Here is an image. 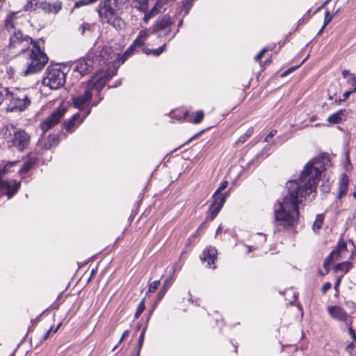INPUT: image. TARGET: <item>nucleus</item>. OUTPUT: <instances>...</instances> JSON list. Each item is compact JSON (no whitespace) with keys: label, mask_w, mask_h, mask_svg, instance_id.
Instances as JSON below:
<instances>
[{"label":"nucleus","mask_w":356,"mask_h":356,"mask_svg":"<svg viewBox=\"0 0 356 356\" xmlns=\"http://www.w3.org/2000/svg\"><path fill=\"white\" fill-rule=\"evenodd\" d=\"M330 165V159L325 155L314 158L305 166L298 179L286 183L288 194L275 206V226L277 231L289 228L299 220L298 204L306 200L313 199L321 173Z\"/></svg>","instance_id":"nucleus-1"},{"label":"nucleus","mask_w":356,"mask_h":356,"mask_svg":"<svg viewBox=\"0 0 356 356\" xmlns=\"http://www.w3.org/2000/svg\"><path fill=\"white\" fill-rule=\"evenodd\" d=\"M127 3V0L102 1L97 8L100 22L108 24L116 29H121L122 21L119 13Z\"/></svg>","instance_id":"nucleus-2"},{"label":"nucleus","mask_w":356,"mask_h":356,"mask_svg":"<svg viewBox=\"0 0 356 356\" xmlns=\"http://www.w3.org/2000/svg\"><path fill=\"white\" fill-rule=\"evenodd\" d=\"M24 54L26 61L22 74L24 76L40 72L49 60L47 55L40 49L37 42H34L32 48Z\"/></svg>","instance_id":"nucleus-3"},{"label":"nucleus","mask_w":356,"mask_h":356,"mask_svg":"<svg viewBox=\"0 0 356 356\" xmlns=\"http://www.w3.org/2000/svg\"><path fill=\"white\" fill-rule=\"evenodd\" d=\"M6 100L10 101L8 111L10 112H22L25 111L31 103V97L24 89L14 88L10 90L8 88H4Z\"/></svg>","instance_id":"nucleus-4"},{"label":"nucleus","mask_w":356,"mask_h":356,"mask_svg":"<svg viewBox=\"0 0 356 356\" xmlns=\"http://www.w3.org/2000/svg\"><path fill=\"white\" fill-rule=\"evenodd\" d=\"M3 134L5 138L10 137L8 142H11L12 145L15 147L18 151H24L29 145L30 136L23 129H17L13 124L5 126L3 129Z\"/></svg>","instance_id":"nucleus-5"},{"label":"nucleus","mask_w":356,"mask_h":356,"mask_svg":"<svg viewBox=\"0 0 356 356\" xmlns=\"http://www.w3.org/2000/svg\"><path fill=\"white\" fill-rule=\"evenodd\" d=\"M9 49L15 50L16 54L25 53L33 44V39L24 34L21 29L9 32Z\"/></svg>","instance_id":"nucleus-6"},{"label":"nucleus","mask_w":356,"mask_h":356,"mask_svg":"<svg viewBox=\"0 0 356 356\" xmlns=\"http://www.w3.org/2000/svg\"><path fill=\"white\" fill-rule=\"evenodd\" d=\"M65 74L60 68L49 66L42 79V84L51 90H56L65 84Z\"/></svg>","instance_id":"nucleus-7"},{"label":"nucleus","mask_w":356,"mask_h":356,"mask_svg":"<svg viewBox=\"0 0 356 356\" xmlns=\"http://www.w3.org/2000/svg\"><path fill=\"white\" fill-rule=\"evenodd\" d=\"M92 95H93L91 93V91H90L89 89L86 87L84 91L82 93H79L77 95L72 97V99L74 107L83 111L89 108L90 106H97L103 97H100L98 102H93L91 104Z\"/></svg>","instance_id":"nucleus-8"},{"label":"nucleus","mask_w":356,"mask_h":356,"mask_svg":"<svg viewBox=\"0 0 356 356\" xmlns=\"http://www.w3.org/2000/svg\"><path fill=\"white\" fill-rule=\"evenodd\" d=\"M348 252L346 243L344 241L339 242L337 249L332 250L324 261L323 266L326 273H328L329 267L332 261L346 258Z\"/></svg>","instance_id":"nucleus-9"},{"label":"nucleus","mask_w":356,"mask_h":356,"mask_svg":"<svg viewBox=\"0 0 356 356\" xmlns=\"http://www.w3.org/2000/svg\"><path fill=\"white\" fill-rule=\"evenodd\" d=\"M65 112L66 108L62 106L54 111L49 117L40 123V128L42 131L45 133L57 124L61 118H63Z\"/></svg>","instance_id":"nucleus-10"},{"label":"nucleus","mask_w":356,"mask_h":356,"mask_svg":"<svg viewBox=\"0 0 356 356\" xmlns=\"http://www.w3.org/2000/svg\"><path fill=\"white\" fill-rule=\"evenodd\" d=\"M116 71L117 70H114L112 72V74H106V77L105 78L98 76L92 77L90 80L87 81L86 87L91 91L92 95L95 92L97 95H99L100 92L105 86L107 80L110 79L113 75H115Z\"/></svg>","instance_id":"nucleus-11"},{"label":"nucleus","mask_w":356,"mask_h":356,"mask_svg":"<svg viewBox=\"0 0 356 356\" xmlns=\"http://www.w3.org/2000/svg\"><path fill=\"white\" fill-rule=\"evenodd\" d=\"M99 61L103 64L115 65L116 62H120V55L113 51L110 47H104L99 54Z\"/></svg>","instance_id":"nucleus-12"},{"label":"nucleus","mask_w":356,"mask_h":356,"mask_svg":"<svg viewBox=\"0 0 356 356\" xmlns=\"http://www.w3.org/2000/svg\"><path fill=\"white\" fill-rule=\"evenodd\" d=\"M227 193L225 194H216V192L213 195V202L209 207V211L211 213V220H213L220 211L224 203L226 201Z\"/></svg>","instance_id":"nucleus-13"},{"label":"nucleus","mask_w":356,"mask_h":356,"mask_svg":"<svg viewBox=\"0 0 356 356\" xmlns=\"http://www.w3.org/2000/svg\"><path fill=\"white\" fill-rule=\"evenodd\" d=\"M23 15H19V12H11L7 15L4 20V29L8 33L20 29L19 24Z\"/></svg>","instance_id":"nucleus-14"},{"label":"nucleus","mask_w":356,"mask_h":356,"mask_svg":"<svg viewBox=\"0 0 356 356\" xmlns=\"http://www.w3.org/2000/svg\"><path fill=\"white\" fill-rule=\"evenodd\" d=\"M172 1L173 0H156L154 6L149 10V13L145 17H143V22L147 24L151 18L162 12V10H165L166 8L165 6Z\"/></svg>","instance_id":"nucleus-15"},{"label":"nucleus","mask_w":356,"mask_h":356,"mask_svg":"<svg viewBox=\"0 0 356 356\" xmlns=\"http://www.w3.org/2000/svg\"><path fill=\"white\" fill-rule=\"evenodd\" d=\"M93 62L90 59L81 58L74 63V71L79 72L81 76L89 72L92 67Z\"/></svg>","instance_id":"nucleus-16"},{"label":"nucleus","mask_w":356,"mask_h":356,"mask_svg":"<svg viewBox=\"0 0 356 356\" xmlns=\"http://www.w3.org/2000/svg\"><path fill=\"white\" fill-rule=\"evenodd\" d=\"M217 259V250L214 247H209L206 250H204L202 253V256L201 257V260L203 262H207V266L209 268H216V266H212V264H214V261Z\"/></svg>","instance_id":"nucleus-17"},{"label":"nucleus","mask_w":356,"mask_h":356,"mask_svg":"<svg viewBox=\"0 0 356 356\" xmlns=\"http://www.w3.org/2000/svg\"><path fill=\"white\" fill-rule=\"evenodd\" d=\"M174 21L167 15L163 16L156 20V23L152 27V33H155L156 32L164 31L169 28Z\"/></svg>","instance_id":"nucleus-18"},{"label":"nucleus","mask_w":356,"mask_h":356,"mask_svg":"<svg viewBox=\"0 0 356 356\" xmlns=\"http://www.w3.org/2000/svg\"><path fill=\"white\" fill-rule=\"evenodd\" d=\"M327 312L332 318L339 321H345L348 316L347 312L342 307L337 305L328 307Z\"/></svg>","instance_id":"nucleus-19"},{"label":"nucleus","mask_w":356,"mask_h":356,"mask_svg":"<svg viewBox=\"0 0 356 356\" xmlns=\"http://www.w3.org/2000/svg\"><path fill=\"white\" fill-rule=\"evenodd\" d=\"M204 117V113L202 111H199L197 112L189 113L188 111H185L183 113V118L186 120L188 122H192L193 124H199L203 120Z\"/></svg>","instance_id":"nucleus-20"},{"label":"nucleus","mask_w":356,"mask_h":356,"mask_svg":"<svg viewBox=\"0 0 356 356\" xmlns=\"http://www.w3.org/2000/svg\"><path fill=\"white\" fill-rule=\"evenodd\" d=\"M149 0H132L131 6L138 11L144 13L145 17L149 12L148 10Z\"/></svg>","instance_id":"nucleus-21"},{"label":"nucleus","mask_w":356,"mask_h":356,"mask_svg":"<svg viewBox=\"0 0 356 356\" xmlns=\"http://www.w3.org/2000/svg\"><path fill=\"white\" fill-rule=\"evenodd\" d=\"M346 116V110L341 109L337 112L333 113L327 118V122L331 124H339L343 120H345Z\"/></svg>","instance_id":"nucleus-22"},{"label":"nucleus","mask_w":356,"mask_h":356,"mask_svg":"<svg viewBox=\"0 0 356 356\" xmlns=\"http://www.w3.org/2000/svg\"><path fill=\"white\" fill-rule=\"evenodd\" d=\"M348 185V177L345 174H343L341 175L338 188V198H341L343 195H345L347 193Z\"/></svg>","instance_id":"nucleus-23"},{"label":"nucleus","mask_w":356,"mask_h":356,"mask_svg":"<svg viewBox=\"0 0 356 356\" xmlns=\"http://www.w3.org/2000/svg\"><path fill=\"white\" fill-rule=\"evenodd\" d=\"M145 44V41L140 39L138 37L134 41L132 45L124 52L122 56V63L124 62L127 57L131 55L136 47H140Z\"/></svg>","instance_id":"nucleus-24"},{"label":"nucleus","mask_w":356,"mask_h":356,"mask_svg":"<svg viewBox=\"0 0 356 356\" xmlns=\"http://www.w3.org/2000/svg\"><path fill=\"white\" fill-rule=\"evenodd\" d=\"M79 114H74L70 120L64 122L65 129L69 131H73L75 128V121L79 118Z\"/></svg>","instance_id":"nucleus-25"},{"label":"nucleus","mask_w":356,"mask_h":356,"mask_svg":"<svg viewBox=\"0 0 356 356\" xmlns=\"http://www.w3.org/2000/svg\"><path fill=\"white\" fill-rule=\"evenodd\" d=\"M353 267V264L350 261H344L340 264H338L335 266L334 270L337 272H342L343 274L347 273L351 268Z\"/></svg>","instance_id":"nucleus-26"},{"label":"nucleus","mask_w":356,"mask_h":356,"mask_svg":"<svg viewBox=\"0 0 356 356\" xmlns=\"http://www.w3.org/2000/svg\"><path fill=\"white\" fill-rule=\"evenodd\" d=\"M35 165V160L33 158H31L24 162L22 166L20 168L19 172L21 174L28 172Z\"/></svg>","instance_id":"nucleus-27"},{"label":"nucleus","mask_w":356,"mask_h":356,"mask_svg":"<svg viewBox=\"0 0 356 356\" xmlns=\"http://www.w3.org/2000/svg\"><path fill=\"white\" fill-rule=\"evenodd\" d=\"M58 142L59 139L56 135H49L44 147L45 149H50L56 146L58 144Z\"/></svg>","instance_id":"nucleus-28"},{"label":"nucleus","mask_w":356,"mask_h":356,"mask_svg":"<svg viewBox=\"0 0 356 356\" xmlns=\"http://www.w3.org/2000/svg\"><path fill=\"white\" fill-rule=\"evenodd\" d=\"M252 134H253V128L250 127L247 130V131L245 133L244 135L239 137V138L236 142V145H238L244 143L248 140V138H249L252 136Z\"/></svg>","instance_id":"nucleus-29"},{"label":"nucleus","mask_w":356,"mask_h":356,"mask_svg":"<svg viewBox=\"0 0 356 356\" xmlns=\"http://www.w3.org/2000/svg\"><path fill=\"white\" fill-rule=\"evenodd\" d=\"M165 44L157 49H147L145 50V53L147 55L152 54L155 56H158L165 50Z\"/></svg>","instance_id":"nucleus-30"},{"label":"nucleus","mask_w":356,"mask_h":356,"mask_svg":"<svg viewBox=\"0 0 356 356\" xmlns=\"http://www.w3.org/2000/svg\"><path fill=\"white\" fill-rule=\"evenodd\" d=\"M92 27L93 24L84 22L80 26L79 31L82 35L86 34L87 32L90 34L92 33Z\"/></svg>","instance_id":"nucleus-31"},{"label":"nucleus","mask_w":356,"mask_h":356,"mask_svg":"<svg viewBox=\"0 0 356 356\" xmlns=\"http://www.w3.org/2000/svg\"><path fill=\"white\" fill-rule=\"evenodd\" d=\"M193 0H183L182 1V11L184 12V16L186 15L189 10L192 6Z\"/></svg>","instance_id":"nucleus-32"},{"label":"nucleus","mask_w":356,"mask_h":356,"mask_svg":"<svg viewBox=\"0 0 356 356\" xmlns=\"http://www.w3.org/2000/svg\"><path fill=\"white\" fill-rule=\"evenodd\" d=\"M323 223V218L322 215H317L316 220L313 225L314 231L319 229Z\"/></svg>","instance_id":"nucleus-33"},{"label":"nucleus","mask_w":356,"mask_h":356,"mask_svg":"<svg viewBox=\"0 0 356 356\" xmlns=\"http://www.w3.org/2000/svg\"><path fill=\"white\" fill-rule=\"evenodd\" d=\"M18 161H13V162H8L3 167V169H1L2 171V175H5L6 173L11 171V168H13L15 165L18 163Z\"/></svg>","instance_id":"nucleus-34"},{"label":"nucleus","mask_w":356,"mask_h":356,"mask_svg":"<svg viewBox=\"0 0 356 356\" xmlns=\"http://www.w3.org/2000/svg\"><path fill=\"white\" fill-rule=\"evenodd\" d=\"M145 298L143 299L138 304L137 310L135 314V318H138L140 315L145 310Z\"/></svg>","instance_id":"nucleus-35"},{"label":"nucleus","mask_w":356,"mask_h":356,"mask_svg":"<svg viewBox=\"0 0 356 356\" xmlns=\"http://www.w3.org/2000/svg\"><path fill=\"white\" fill-rule=\"evenodd\" d=\"M146 327H147V326H145V327L143 330V331L141 332V333L140 334V337L138 338V348H137V350H140L141 348H142V346H143V341H144L145 332V330H146Z\"/></svg>","instance_id":"nucleus-36"},{"label":"nucleus","mask_w":356,"mask_h":356,"mask_svg":"<svg viewBox=\"0 0 356 356\" xmlns=\"http://www.w3.org/2000/svg\"><path fill=\"white\" fill-rule=\"evenodd\" d=\"M92 3H94L92 0H79L75 2L74 7L80 8L83 6H86Z\"/></svg>","instance_id":"nucleus-37"},{"label":"nucleus","mask_w":356,"mask_h":356,"mask_svg":"<svg viewBox=\"0 0 356 356\" xmlns=\"http://www.w3.org/2000/svg\"><path fill=\"white\" fill-rule=\"evenodd\" d=\"M333 16L330 14L329 10L325 11V19H324V23L323 26V29H325V26L331 22Z\"/></svg>","instance_id":"nucleus-38"},{"label":"nucleus","mask_w":356,"mask_h":356,"mask_svg":"<svg viewBox=\"0 0 356 356\" xmlns=\"http://www.w3.org/2000/svg\"><path fill=\"white\" fill-rule=\"evenodd\" d=\"M160 284V280H155L149 284L148 293L154 292Z\"/></svg>","instance_id":"nucleus-39"},{"label":"nucleus","mask_w":356,"mask_h":356,"mask_svg":"<svg viewBox=\"0 0 356 356\" xmlns=\"http://www.w3.org/2000/svg\"><path fill=\"white\" fill-rule=\"evenodd\" d=\"M36 0H31V1H29L26 3V5L24 6V9L25 10H33L36 7Z\"/></svg>","instance_id":"nucleus-40"},{"label":"nucleus","mask_w":356,"mask_h":356,"mask_svg":"<svg viewBox=\"0 0 356 356\" xmlns=\"http://www.w3.org/2000/svg\"><path fill=\"white\" fill-rule=\"evenodd\" d=\"M138 37L143 40V41L145 42V40H147V37H148V33H147V29H143L141 30L139 33H138Z\"/></svg>","instance_id":"nucleus-41"},{"label":"nucleus","mask_w":356,"mask_h":356,"mask_svg":"<svg viewBox=\"0 0 356 356\" xmlns=\"http://www.w3.org/2000/svg\"><path fill=\"white\" fill-rule=\"evenodd\" d=\"M268 51V49L266 47V48H264L263 49H261L254 57V60L256 61H259L260 59L262 58V56H264V54Z\"/></svg>","instance_id":"nucleus-42"},{"label":"nucleus","mask_w":356,"mask_h":356,"mask_svg":"<svg viewBox=\"0 0 356 356\" xmlns=\"http://www.w3.org/2000/svg\"><path fill=\"white\" fill-rule=\"evenodd\" d=\"M227 185H228L227 181H222L221 183L220 186L218 187V188L216 191V194L220 193V192L222 191H223L224 189H225L227 188Z\"/></svg>","instance_id":"nucleus-43"},{"label":"nucleus","mask_w":356,"mask_h":356,"mask_svg":"<svg viewBox=\"0 0 356 356\" xmlns=\"http://www.w3.org/2000/svg\"><path fill=\"white\" fill-rule=\"evenodd\" d=\"M172 282V278H169V279L165 280L164 281L163 284V288L162 289H165L167 291V290L171 286Z\"/></svg>","instance_id":"nucleus-44"},{"label":"nucleus","mask_w":356,"mask_h":356,"mask_svg":"<svg viewBox=\"0 0 356 356\" xmlns=\"http://www.w3.org/2000/svg\"><path fill=\"white\" fill-rule=\"evenodd\" d=\"M347 82L351 86H356V76L353 74L348 80Z\"/></svg>","instance_id":"nucleus-45"},{"label":"nucleus","mask_w":356,"mask_h":356,"mask_svg":"<svg viewBox=\"0 0 356 356\" xmlns=\"http://www.w3.org/2000/svg\"><path fill=\"white\" fill-rule=\"evenodd\" d=\"M331 284L330 282H326L323 285L322 291L325 293L328 290L331 289Z\"/></svg>","instance_id":"nucleus-46"},{"label":"nucleus","mask_w":356,"mask_h":356,"mask_svg":"<svg viewBox=\"0 0 356 356\" xmlns=\"http://www.w3.org/2000/svg\"><path fill=\"white\" fill-rule=\"evenodd\" d=\"M277 133V131L276 130H272L269 134H268L266 136V137L265 138V141L268 142L269 141V140L273 138Z\"/></svg>","instance_id":"nucleus-47"},{"label":"nucleus","mask_w":356,"mask_h":356,"mask_svg":"<svg viewBox=\"0 0 356 356\" xmlns=\"http://www.w3.org/2000/svg\"><path fill=\"white\" fill-rule=\"evenodd\" d=\"M61 8H62L61 3L57 2V3L54 4V10H53V11L54 13H57V12H58L61 9Z\"/></svg>","instance_id":"nucleus-48"},{"label":"nucleus","mask_w":356,"mask_h":356,"mask_svg":"<svg viewBox=\"0 0 356 356\" xmlns=\"http://www.w3.org/2000/svg\"><path fill=\"white\" fill-rule=\"evenodd\" d=\"M4 99H6V95L3 88L2 90H0V105L2 104Z\"/></svg>","instance_id":"nucleus-49"},{"label":"nucleus","mask_w":356,"mask_h":356,"mask_svg":"<svg viewBox=\"0 0 356 356\" xmlns=\"http://www.w3.org/2000/svg\"><path fill=\"white\" fill-rule=\"evenodd\" d=\"M348 332H349V334H350V336L352 337V338L353 339V340H355L356 341V334H355V330L350 327L348 328Z\"/></svg>","instance_id":"nucleus-50"},{"label":"nucleus","mask_w":356,"mask_h":356,"mask_svg":"<svg viewBox=\"0 0 356 356\" xmlns=\"http://www.w3.org/2000/svg\"><path fill=\"white\" fill-rule=\"evenodd\" d=\"M165 293H166V291L163 289L159 292V293H158V300L159 301L161 300L163 298Z\"/></svg>","instance_id":"nucleus-51"},{"label":"nucleus","mask_w":356,"mask_h":356,"mask_svg":"<svg viewBox=\"0 0 356 356\" xmlns=\"http://www.w3.org/2000/svg\"><path fill=\"white\" fill-rule=\"evenodd\" d=\"M53 327H51L45 333V334L42 337L43 340H46L49 338L50 333L52 332Z\"/></svg>","instance_id":"nucleus-52"},{"label":"nucleus","mask_w":356,"mask_h":356,"mask_svg":"<svg viewBox=\"0 0 356 356\" xmlns=\"http://www.w3.org/2000/svg\"><path fill=\"white\" fill-rule=\"evenodd\" d=\"M342 75L343 78H346L348 76H351L353 74H351L349 70H344L342 71Z\"/></svg>","instance_id":"nucleus-53"},{"label":"nucleus","mask_w":356,"mask_h":356,"mask_svg":"<svg viewBox=\"0 0 356 356\" xmlns=\"http://www.w3.org/2000/svg\"><path fill=\"white\" fill-rule=\"evenodd\" d=\"M257 237H260L261 238V243H264L266 241V236L263 234H261V233H258L257 234Z\"/></svg>","instance_id":"nucleus-54"},{"label":"nucleus","mask_w":356,"mask_h":356,"mask_svg":"<svg viewBox=\"0 0 356 356\" xmlns=\"http://www.w3.org/2000/svg\"><path fill=\"white\" fill-rule=\"evenodd\" d=\"M352 93V91H346L343 94V101H346L350 96V95Z\"/></svg>","instance_id":"nucleus-55"},{"label":"nucleus","mask_w":356,"mask_h":356,"mask_svg":"<svg viewBox=\"0 0 356 356\" xmlns=\"http://www.w3.org/2000/svg\"><path fill=\"white\" fill-rule=\"evenodd\" d=\"M181 268V265L179 264H177L174 266L173 268H174V271H176V270H179Z\"/></svg>","instance_id":"nucleus-56"},{"label":"nucleus","mask_w":356,"mask_h":356,"mask_svg":"<svg viewBox=\"0 0 356 356\" xmlns=\"http://www.w3.org/2000/svg\"><path fill=\"white\" fill-rule=\"evenodd\" d=\"M340 282H341V278L339 277V278L337 279V282H336V283L334 284V289L336 290H337V289H338V287H339V286L340 284Z\"/></svg>","instance_id":"nucleus-57"},{"label":"nucleus","mask_w":356,"mask_h":356,"mask_svg":"<svg viewBox=\"0 0 356 356\" xmlns=\"http://www.w3.org/2000/svg\"><path fill=\"white\" fill-rule=\"evenodd\" d=\"M129 330H125V331H124V332H123L122 336L123 337L126 338V337H127L129 336Z\"/></svg>","instance_id":"nucleus-58"},{"label":"nucleus","mask_w":356,"mask_h":356,"mask_svg":"<svg viewBox=\"0 0 356 356\" xmlns=\"http://www.w3.org/2000/svg\"><path fill=\"white\" fill-rule=\"evenodd\" d=\"M289 293L293 294V301H296V296L295 294V293L292 291V290H289L288 291Z\"/></svg>","instance_id":"nucleus-59"},{"label":"nucleus","mask_w":356,"mask_h":356,"mask_svg":"<svg viewBox=\"0 0 356 356\" xmlns=\"http://www.w3.org/2000/svg\"><path fill=\"white\" fill-rule=\"evenodd\" d=\"M90 113V108L86 111L84 116L83 117V119L85 118L86 116H88Z\"/></svg>","instance_id":"nucleus-60"},{"label":"nucleus","mask_w":356,"mask_h":356,"mask_svg":"<svg viewBox=\"0 0 356 356\" xmlns=\"http://www.w3.org/2000/svg\"><path fill=\"white\" fill-rule=\"evenodd\" d=\"M121 84V80H118V81H116L115 86H113V87H117L118 86H120Z\"/></svg>","instance_id":"nucleus-61"},{"label":"nucleus","mask_w":356,"mask_h":356,"mask_svg":"<svg viewBox=\"0 0 356 356\" xmlns=\"http://www.w3.org/2000/svg\"><path fill=\"white\" fill-rule=\"evenodd\" d=\"M140 350H137L136 353L133 355L132 356H139L140 355Z\"/></svg>","instance_id":"nucleus-62"},{"label":"nucleus","mask_w":356,"mask_h":356,"mask_svg":"<svg viewBox=\"0 0 356 356\" xmlns=\"http://www.w3.org/2000/svg\"><path fill=\"white\" fill-rule=\"evenodd\" d=\"M289 73V71H287V70H286V71H285L284 72H283V73L282 74V76H286Z\"/></svg>","instance_id":"nucleus-63"},{"label":"nucleus","mask_w":356,"mask_h":356,"mask_svg":"<svg viewBox=\"0 0 356 356\" xmlns=\"http://www.w3.org/2000/svg\"><path fill=\"white\" fill-rule=\"evenodd\" d=\"M353 86H354V88H353V90H351L352 93L356 92V85Z\"/></svg>","instance_id":"nucleus-64"}]
</instances>
